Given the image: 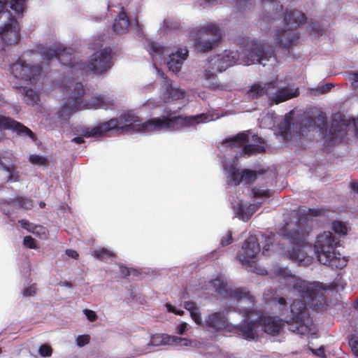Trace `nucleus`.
I'll list each match as a JSON object with an SVG mask.
<instances>
[{
    "mask_svg": "<svg viewBox=\"0 0 358 358\" xmlns=\"http://www.w3.org/2000/svg\"><path fill=\"white\" fill-rule=\"evenodd\" d=\"M348 124L344 116L334 115L329 128V136L325 137L326 141L336 143L343 139L347 135Z\"/></svg>",
    "mask_w": 358,
    "mask_h": 358,
    "instance_id": "nucleus-17",
    "label": "nucleus"
},
{
    "mask_svg": "<svg viewBox=\"0 0 358 358\" xmlns=\"http://www.w3.org/2000/svg\"><path fill=\"white\" fill-rule=\"evenodd\" d=\"M26 1L27 0H0V14L8 11L10 15L22 17L26 9Z\"/></svg>",
    "mask_w": 358,
    "mask_h": 358,
    "instance_id": "nucleus-23",
    "label": "nucleus"
},
{
    "mask_svg": "<svg viewBox=\"0 0 358 358\" xmlns=\"http://www.w3.org/2000/svg\"><path fill=\"white\" fill-rule=\"evenodd\" d=\"M15 157L14 155L8 151L0 153V170L8 173V182H16L18 180L19 175L16 171L15 165Z\"/></svg>",
    "mask_w": 358,
    "mask_h": 358,
    "instance_id": "nucleus-20",
    "label": "nucleus"
},
{
    "mask_svg": "<svg viewBox=\"0 0 358 358\" xmlns=\"http://www.w3.org/2000/svg\"><path fill=\"white\" fill-rule=\"evenodd\" d=\"M275 274L283 279L285 285L292 287L303 299H295L290 306L293 320H304L308 315L306 303L310 308L322 310L327 305L325 292L329 286L317 281L308 282L292 273L287 268H278Z\"/></svg>",
    "mask_w": 358,
    "mask_h": 358,
    "instance_id": "nucleus-1",
    "label": "nucleus"
},
{
    "mask_svg": "<svg viewBox=\"0 0 358 358\" xmlns=\"http://www.w3.org/2000/svg\"><path fill=\"white\" fill-rule=\"evenodd\" d=\"M266 151L264 146L259 144H245L243 147V154L250 156L257 153H263Z\"/></svg>",
    "mask_w": 358,
    "mask_h": 358,
    "instance_id": "nucleus-36",
    "label": "nucleus"
},
{
    "mask_svg": "<svg viewBox=\"0 0 358 358\" xmlns=\"http://www.w3.org/2000/svg\"><path fill=\"white\" fill-rule=\"evenodd\" d=\"M211 283L220 294L227 298H232L237 301L246 299L252 303L255 301V298L245 289L242 287L233 289L218 278L213 280Z\"/></svg>",
    "mask_w": 358,
    "mask_h": 358,
    "instance_id": "nucleus-12",
    "label": "nucleus"
},
{
    "mask_svg": "<svg viewBox=\"0 0 358 358\" xmlns=\"http://www.w3.org/2000/svg\"><path fill=\"white\" fill-rule=\"evenodd\" d=\"M324 32V29L321 27V26L315 22H312L310 24V34L315 35H322Z\"/></svg>",
    "mask_w": 358,
    "mask_h": 358,
    "instance_id": "nucleus-51",
    "label": "nucleus"
},
{
    "mask_svg": "<svg viewBox=\"0 0 358 358\" xmlns=\"http://www.w3.org/2000/svg\"><path fill=\"white\" fill-rule=\"evenodd\" d=\"M251 140L257 143H259V145L264 143V140L261 137L258 136V135L257 134L252 135Z\"/></svg>",
    "mask_w": 358,
    "mask_h": 358,
    "instance_id": "nucleus-64",
    "label": "nucleus"
},
{
    "mask_svg": "<svg viewBox=\"0 0 358 358\" xmlns=\"http://www.w3.org/2000/svg\"><path fill=\"white\" fill-rule=\"evenodd\" d=\"M252 193L255 198L270 197L271 195L269 189L262 190L258 188H252Z\"/></svg>",
    "mask_w": 358,
    "mask_h": 358,
    "instance_id": "nucleus-47",
    "label": "nucleus"
},
{
    "mask_svg": "<svg viewBox=\"0 0 358 358\" xmlns=\"http://www.w3.org/2000/svg\"><path fill=\"white\" fill-rule=\"evenodd\" d=\"M275 234H271L270 235L265 236V245L263 247L262 255L266 256L268 255V252L270 250V247L273 245L274 241Z\"/></svg>",
    "mask_w": 358,
    "mask_h": 358,
    "instance_id": "nucleus-45",
    "label": "nucleus"
},
{
    "mask_svg": "<svg viewBox=\"0 0 358 358\" xmlns=\"http://www.w3.org/2000/svg\"><path fill=\"white\" fill-rule=\"evenodd\" d=\"M257 210L255 204L238 203L236 207L237 216L244 222L248 221Z\"/></svg>",
    "mask_w": 358,
    "mask_h": 358,
    "instance_id": "nucleus-29",
    "label": "nucleus"
},
{
    "mask_svg": "<svg viewBox=\"0 0 358 358\" xmlns=\"http://www.w3.org/2000/svg\"><path fill=\"white\" fill-rule=\"evenodd\" d=\"M205 325L215 331H219L228 327V320L223 313L215 312L206 317Z\"/></svg>",
    "mask_w": 358,
    "mask_h": 358,
    "instance_id": "nucleus-27",
    "label": "nucleus"
},
{
    "mask_svg": "<svg viewBox=\"0 0 358 358\" xmlns=\"http://www.w3.org/2000/svg\"><path fill=\"white\" fill-rule=\"evenodd\" d=\"M251 1L252 0H234L236 6L238 7L240 10H243L248 8L252 5Z\"/></svg>",
    "mask_w": 358,
    "mask_h": 358,
    "instance_id": "nucleus-50",
    "label": "nucleus"
},
{
    "mask_svg": "<svg viewBox=\"0 0 358 358\" xmlns=\"http://www.w3.org/2000/svg\"><path fill=\"white\" fill-rule=\"evenodd\" d=\"M204 114L192 116L178 115L175 117L162 116L148 120L143 122L142 127L145 130L160 131L162 129L178 130L184 127L194 126L204 121Z\"/></svg>",
    "mask_w": 358,
    "mask_h": 358,
    "instance_id": "nucleus-6",
    "label": "nucleus"
},
{
    "mask_svg": "<svg viewBox=\"0 0 358 358\" xmlns=\"http://www.w3.org/2000/svg\"><path fill=\"white\" fill-rule=\"evenodd\" d=\"M115 130L118 131L117 118H111L110 120L102 122L93 128H87L83 131V136L87 138L97 137L106 134L108 131Z\"/></svg>",
    "mask_w": 358,
    "mask_h": 358,
    "instance_id": "nucleus-21",
    "label": "nucleus"
},
{
    "mask_svg": "<svg viewBox=\"0 0 358 358\" xmlns=\"http://www.w3.org/2000/svg\"><path fill=\"white\" fill-rule=\"evenodd\" d=\"M16 17L12 15L0 29V40L3 46L17 44L20 39V26Z\"/></svg>",
    "mask_w": 358,
    "mask_h": 358,
    "instance_id": "nucleus-14",
    "label": "nucleus"
},
{
    "mask_svg": "<svg viewBox=\"0 0 358 358\" xmlns=\"http://www.w3.org/2000/svg\"><path fill=\"white\" fill-rule=\"evenodd\" d=\"M260 251L258 238L256 236H250L243 243L242 252L238 254L240 262L249 266L256 262L257 255Z\"/></svg>",
    "mask_w": 358,
    "mask_h": 358,
    "instance_id": "nucleus-15",
    "label": "nucleus"
},
{
    "mask_svg": "<svg viewBox=\"0 0 358 358\" xmlns=\"http://www.w3.org/2000/svg\"><path fill=\"white\" fill-rule=\"evenodd\" d=\"M334 87L332 83H327L320 86L315 91H317L319 94H324L330 91V90Z\"/></svg>",
    "mask_w": 358,
    "mask_h": 358,
    "instance_id": "nucleus-55",
    "label": "nucleus"
},
{
    "mask_svg": "<svg viewBox=\"0 0 358 358\" xmlns=\"http://www.w3.org/2000/svg\"><path fill=\"white\" fill-rule=\"evenodd\" d=\"M242 176L243 181H245L247 184H250L257 179V173L255 171L245 169L242 171Z\"/></svg>",
    "mask_w": 358,
    "mask_h": 358,
    "instance_id": "nucleus-40",
    "label": "nucleus"
},
{
    "mask_svg": "<svg viewBox=\"0 0 358 358\" xmlns=\"http://www.w3.org/2000/svg\"><path fill=\"white\" fill-rule=\"evenodd\" d=\"M184 308L189 311V313L195 311V310L199 308L196 303L194 301H185L184 303Z\"/></svg>",
    "mask_w": 358,
    "mask_h": 358,
    "instance_id": "nucleus-57",
    "label": "nucleus"
},
{
    "mask_svg": "<svg viewBox=\"0 0 358 358\" xmlns=\"http://www.w3.org/2000/svg\"><path fill=\"white\" fill-rule=\"evenodd\" d=\"M231 54H227L222 57L220 55L215 56L209 62L210 69L215 72H222L236 64V57L231 55Z\"/></svg>",
    "mask_w": 358,
    "mask_h": 358,
    "instance_id": "nucleus-25",
    "label": "nucleus"
},
{
    "mask_svg": "<svg viewBox=\"0 0 358 358\" xmlns=\"http://www.w3.org/2000/svg\"><path fill=\"white\" fill-rule=\"evenodd\" d=\"M90 341V336L88 334L79 335L76 338V344L79 347H83Z\"/></svg>",
    "mask_w": 358,
    "mask_h": 358,
    "instance_id": "nucleus-49",
    "label": "nucleus"
},
{
    "mask_svg": "<svg viewBox=\"0 0 358 358\" xmlns=\"http://www.w3.org/2000/svg\"><path fill=\"white\" fill-rule=\"evenodd\" d=\"M243 315L245 317L243 323L237 327V332L244 338L254 339L257 336V329L259 326L256 320H252L253 315L258 317V314L253 308H245L243 310Z\"/></svg>",
    "mask_w": 358,
    "mask_h": 358,
    "instance_id": "nucleus-16",
    "label": "nucleus"
},
{
    "mask_svg": "<svg viewBox=\"0 0 358 358\" xmlns=\"http://www.w3.org/2000/svg\"><path fill=\"white\" fill-rule=\"evenodd\" d=\"M1 130H12L20 136H28L33 141L36 140V134L27 127L8 116L0 115V141L4 135Z\"/></svg>",
    "mask_w": 358,
    "mask_h": 358,
    "instance_id": "nucleus-13",
    "label": "nucleus"
},
{
    "mask_svg": "<svg viewBox=\"0 0 358 358\" xmlns=\"http://www.w3.org/2000/svg\"><path fill=\"white\" fill-rule=\"evenodd\" d=\"M171 341L172 336L166 334H155L150 337L149 344L152 346L171 345Z\"/></svg>",
    "mask_w": 358,
    "mask_h": 358,
    "instance_id": "nucleus-34",
    "label": "nucleus"
},
{
    "mask_svg": "<svg viewBox=\"0 0 358 358\" xmlns=\"http://www.w3.org/2000/svg\"><path fill=\"white\" fill-rule=\"evenodd\" d=\"M171 345L189 346L191 345V341L185 338L172 336V341Z\"/></svg>",
    "mask_w": 358,
    "mask_h": 358,
    "instance_id": "nucleus-44",
    "label": "nucleus"
},
{
    "mask_svg": "<svg viewBox=\"0 0 358 358\" xmlns=\"http://www.w3.org/2000/svg\"><path fill=\"white\" fill-rule=\"evenodd\" d=\"M36 293V290L34 285L27 287L23 290V294L25 296H31L35 295Z\"/></svg>",
    "mask_w": 358,
    "mask_h": 358,
    "instance_id": "nucleus-58",
    "label": "nucleus"
},
{
    "mask_svg": "<svg viewBox=\"0 0 358 358\" xmlns=\"http://www.w3.org/2000/svg\"><path fill=\"white\" fill-rule=\"evenodd\" d=\"M233 238L231 232L228 231L227 234L222 238L220 243L222 246H226L231 244Z\"/></svg>",
    "mask_w": 358,
    "mask_h": 358,
    "instance_id": "nucleus-54",
    "label": "nucleus"
},
{
    "mask_svg": "<svg viewBox=\"0 0 358 358\" xmlns=\"http://www.w3.org/2000/svg\"><path fill=\"white\" fill-rule=\"evenodd\" d=\"M247 95L252 99H256L267 95V89L259 83H254L247 92Z\"/></svg>",
    "mask_w": 358,
    "mask_h": 358,
    "instance_id": "nucleus-35",
    "label": "nucleus"
},
{
    "mask_svg": "<svg viewBox=\"0 0 358 358\" xmlns=\"http://www.w3.org/2000/svg\"><path fill=\"white\" fill-rule=\"evenodd\" d=\"M29 161L31 164L40 166H46L48 164V159L45 157L38 155H31L29 157Z\"/></svg>",
    "mask_w": 358,
    "mask_h": 358,
    "instance_id": "nucleus-41",
    "label": "nucleus"
},
{
    "mask_svg": "<svg viewBox=\"0 0 358 358\" xmlns=\"http://www.w3.org/2000/svg\"><path fill=\"white\" fill-rule=\"evenodd\" d=\"M165 48L157 42H149L148 45V51L151 55H162L164 53Z\"/></svg>",
    "mask_w": 358,
    "mask_h": 358,
    "instance_id": "nucleus-39",
    "label": "nucleus"
},
{
    "mask_svg": "<svg viewBox=\"0 0 358 358\" xmlns=\"http://www.w3.org/2000/svg\"><path fill=\"white\" fill-rule=\"evenodd\" d=\"M192 319L196 324L201 325L202 324V319L199 308L190 313Z\"/></svg>",
    "mask_w": 358,
    "mask_h": 358,
    "instance_id": "nucleus-52",
    "label": "nucleus"
},
{
    "mask_svg": "<svg viewBox=\"0 0 358 358\" xmlns=\"http://www.w3.org/2000/svg\"><path fill=\"white\" fill-rule=\"evenodd\" d=\"M241 44L248 52V65L258 63L266 66L265 62L269 61L271 58L276 61L274 57V48L267 42H259L247 38H243Z\"/></svg>",
    "mask_w": 358,
    "mask_h": 358,
    "instance_id": "nucleus-8",
    "label": "nucleus"
},
{
    "mask_svg": "<svg viewBox=\"0 0 358 358\" xmlns=\"http://www.w3.org/2000/svg\"><path fill=\"white\" fill-rule=\"evenodd\" d=\"M306 15L296 9L286 10L284 15V23L287 26L285 29H278L274 34L276 45L281 49L289 50L295 46L299 38L297 28L306 22Z\"/></svg>",
    "mask_w": 358,
    "mask_h": 358,
    "instance_id": "nucleus-4",
    "label": "nucleus"
},
{
    "mask_svg": "<svg viewBox=\"0 0 358 358\" xmlns=\"http://www.w3.org/2000/svg\"><path fill=\"white\" fill-rule=\"evenodd\" d=\"M262 3L264 7L267 5L272 6V9L275 10V13H279L282 10L283 6L278 1V0H262Z\"/></svg>",
    "mask_w": 358,
    "mask_h": 358,
    "instance_id": "nucleus-43",
    "label": "nucleus"
},
{
    "mask_svg": "<svg viewBox=\"0 0 358 358\" xmlns=\"http://www.w3.org/2000/svg\"><path fill=\"white\" fill-rule=\"evenodd\" d=\"M94 256L100 260L108 259L113 257L114 255L111 251L106 248H100L99 250H94Z\"/></svg>",
    "mask_w": 358,
    "mask_h": 358,
    "instance_id": "nucleus-42",
    "label": "nucleus"
},
{
    "mask_svg": "<svg viewBox=\"0 0 358 358\" xmlns=\"http://www.w3.org/2000/svg\"><path fill=\"white\" fill-rule=\"evenodd\" d=\"M83 313L89 321L94 322L97 320V315L94 310L84 309Z\"/></svg>",
    "mask_w": 358,
    "mask_h": 358,
    "instance_id": "nucleus-53",
    "label": "nucleus"
},
{
    "mask_svg": "<svg viewBox=\"0 0 358 358\" xmlns=\"http://www.w3.org/2000/svg\"><path fill=\"white\" fill-rule=\"evenodd\" d=\"M20 89L22 91L24 101L27 105L34 106L40 101L39 94L33 89L27 87H20Z\"/></svg>",
    "mask_w": 358,
    "mask_h": 358,
    "instance_id": "nucleus-31",
    "label": "nucleus"
},
{
    "mask_svg": "<svg viewBox=\"0 0 358 358\" xmlns=\"http://www.w3.org/2000/svg\"><path fill=\"white\" fill-rule=\"evenodd\" d=\"M40 54L42 59L45 62L56 58L63 66H66L74 70L85 69V64L76 61L74 54L71 48H43L40 50Z\"/></svg>",
    "mask_w": 358,
    "mask_h": 358,
    "instance_id": "nucleus-9",
    "label": "nucleus"
},
{
    "mask_svg": "<svg viewBox=\"0 0 358 358\" xmlns=\"http://www.w3.org/2000/svg\"><path fill=\"white\" fill-rule=\"evenodd\" d=\"M187 329V324L186 322L180 323L177 328V333L183 335Z\"/></svg>",
    "mask_w": 358,
    "mask_h": 358,
    "instance_id": "nucleus-59",
    "label": "nucleus"
},
{
    "mask_svg": "<svg viewBox=\"0 0 358 358\" xmlns=\"http://www.w3.org/2000/svg\"><path fill=\"white\" fill-rule=\"evenodd\" d=\"M296 323V326L294 328V325L292 324L290 327V330L292 331H295L297 334L305 335L308 334L310 329L307 325L303 324L304 320H294Z\"/></svg>",
    "mask_w": 358,
    "mask_h": 358,
    "instance_id": "nucleus-37",
    "label": "nucleus"
},
{
    "mask_svg": "<svg viewBox=\"0 0 358 358\" xmlns=\"http://www.w3.org/2000/svg\"><path fill=\"white\" fill-rule=\"evenodd\" d=\"M111 53L112 50L110 48L96 51L90 57L87 63L83 62L85 69H82V71H91L96 74L105 73L113 66Z\"/></svg>",
    "mask_w": 358,
    "mask_h": 358,
    "instance_id": "nucleus-10",
    "label": "nucleus"
},
{
    "mask_svg": "<svg viewBox=\"0 0 358 358\" xmlns=\"http://www.w3.org/2000/svg\"><path fill=\"white\" fill-rule=\"evenodd\" d=\"M213 70H206L204 72L205 79L207 80H213L215 78V74L212 71Z\"/></svg>",
    "mask_w": 358,
    "mask_h": 358,
    "instance_id": "nucleus-61",
    "label": "nucleus"
},
{
    "mask_svg": "<svg viewBox=\"0 0 358 358\" xmlns=\"http://www.w3.org/2000/svg\"><path fill=\"white\" fill-rule=\"evenodd\" d=\"M187 56L188 50L186 48L180 49L176 52L171 53L167 62L169 69L175 73H178Z\"/></svg>",
    "mask_w": 358,
    "mask_h": 358,
    "instance_id": "nucleus-26",
    "label": "nucleus"
},
{
    "mask_svg": "<svg viewBox=\"0 0 358 358\" xmlns=\"http://www.w3.org/2000/svg\"><path fill=\"white\" fill-rule=\"evenodd\" d=\"M249 141L248 131H243L238 133L230 138L225 139L224 143H227L231 146L241 147Z\"/></svg>",
    "mask_w": 358,
    "mask_h": 358,
    "instance_id": "nucleus-33",
    "label": "nucleus"
},
{
    "mask_svg": "<svg viewBox=\"0 0 358 358\" xmlns=\"http://www.w3.org/2000/svg\"><path fill=\"white\" fill-rule=\"evenodd\" d=\"M227 182L235 186L238 185L243 181L242 171H239L234 165H231L227 169Z\"/></svg>",
    "mask_w": 358,
    "mask_h": 358,
    "instance_id": "nucleus-32",
    "label": "nucleus"
},
{
    "mask_svg": "<svg viewBox=\"0 0 358 358\" xmlns=\"http://www.w3.org/2000/svg\"><path fill=\"white\" fill-rule=\"evenodd\" d=\"M12 75L16 78L31 83L35 82L41 76L42 67L39 64H29L19 58L10 66Z\"/></svg>",
    "mask_w": 358,
    "mask_h": 358,
    "instance_id": "nucleus-11",
    "label": "nucleus"
},
{
    "mask_svg": "<svg viewBox=\"0 0 358 358\" xmlns=\"http://www.w3.org/2000/svg\"><path fill=\"white\" fill-rule=\"evenodd\" d=\"M257 322L265 333L273 336L279 334L283 327L282 320L273 317L258 315Z\"/></svg>",
    "mask_w": 358,
    "mask_h": 358,
    "instance_id": "nucleus-24",
    "label": "nucleus"
},
{
    "mask_svg": "<svg viewBox=\"0 0 358 358\" xmlns=\"http://www.w3.org/2000/svg\"><path fill=\"white\" fill-rule=\"evenodd\" d=\"M38 353L43 357H49L52 354V348L48 344H42L38 348Z\"/></svg>",
    "mask_w": 358,
    "mask_h": 358,
    "instance_id": "nucleus-46",
    "label": "nucleus"
},
{
    "mask_svg": "<svg viewBox=\"0 0 358 358\" xmlns=\"http://www.w3.org/2000/svg\"><path fill=\"white\" fill-rule=\"evenodd\" d=\"M65 253L66 255L73 259H77L78 257V253L77 251L72 249H66Z\"/></svg>",
    "mask_w": 358,
    "mask_h": 358,
    "instance_id": "nucleus-63",
    "label": "nucleus"
},
{
    "mask_svg": "<svg viewBox=\"0 0 358 358\" xmlns=\"http://www.w3.org/2000/svg\"><path fill=\"white\" fill-rule=\"evenodd\" d=\"M23 244L29 249H36L38 248L36 245V240L31 236H27L24 238Z\"/></svg>",
    "mask_w": 358,
    "mask_h": 358,
    "instance_id": "nucleus-48",
    "label": "nucleus"
},
{
    "mask_svg": "<svg viewBox=\"0 0 358 358\" xmlns=\"http://www.w3.org/2000/svg\"><path fill=\"white\" fill-rule=\"evenodd\" d=\"M340 240L331 231H324L317 236L314 248L318 261L332 268L341 269L347 265L348 259L341 257L336 250L339 246Z\"/></svg>",
    "mask_w": 358,
    "mask_h": 358,
    "instance_id": "nucleus-3",
    "label": "nucleus"
},
{
    "mask_svg": "<svg viewBox=\"0 0 358 358\" xmlns=\"http://www.w3.org/2000/svg\"><path fill=\"white\" fill-rule=\"evenodd\" d=\"M118 120V131H137L142 132H150L153 130L143 129L142 125L143 123H139L140 120L138 116L130 114L123 113L120 115Z\"/></svg>",
    "mask_w": 358,
    "mask_h": 358,
    "instance_id": "nucleus-19",
    "label": "nucleus"
},
{
    "mask_svg": "<svg viewBox=\"0 0 358 358\" xmlns=\"http://www.w3.org/2000/svg\"><path fill=\"white\" fill-rule=\"evenodd\" d=\"M190 36L194 41L195 48L201 52H206L213 49L221 39V33L218 26L210 23L202 27L193 29Z\"/></svg>",
    "mask_w": 358,
    "mask_h": 358,
    "instance_id": "nucleus-7",
    "label": "nucleus"
},
{
    "mask_svg": "<svg viewBox=\"0 0 358 358\" xmlns=\"http://www.w3.org/2000/svg\"><path fill=\"white\" fill-rule=\"evenodd\" d=\"M67 99L61 108L62 115H69L85 108L112 109L114 100L106 95L99 94L84 101L85 90L81 83L71 84L66 87Z\"/></svg>",
    "mask_w": 358,
    "mask_h": 358,
    "instance_id": "nucleus-2",
    "label": "nucleus"
},
{
    "mask_svg": "<svg viewBox=\"0 0 358 358\" xmlns=\"http://www.w3.org/2000/svg\"><path fill=\"white\" fill-rule=\"evenodd\" d=\"M300 220L297 224L298 229L290 230L289 224L286 223L280 231V235L288 240L292 246V250L285 251L283 256L292 262H297L299 265L309 264L311 262L309 256L304 250L307 245L306 232L304 229L299 227Z\"/></svg>",
    "mask_w": 358,
    "mask_h": 358,
    "instance_id": "nucleus-5",
    "label": "nucleus"
},
{
    "mask_svg": "<svg viewBox=\"0 0 358 358\" xmlns=\"http://www.w3.org/2000/svg\"><path fill=\"white\" fill-rule=\"evenodd\" d=\"M130 24L128 17L122 8L120 12L113 25V31L117 34L126 33L129 28Z\"/></svg>",
    "mask_w": 358,
    "mask_h": 358,
    "instance_id": "nucleus-30",
    "label": "nucleus"
},
{
    "mask_svg": "<svg viewBox=\"0 0 358 358\" xmlns=\"http://www.w3.org/2000/svg\"><path fill=\"white\" fill-rule=\"evenodd\" d=\"M349 345L350 346L354 355L358 357V340L356 338H351L349 341Z\"/></svg>",
    "mask_w": 358,
    "mask_h": 358,
    "instance_id": "nucleus-56",
    "label": "nucleus"
},
{
    "mask_svg": "<svg viewBox=\"0 0 358 358\" xmlns=\"http://www.w3.org/2000/svg\"><path fill=\"white\" fill-rule=\"evenodd\" d=\"M120 272L121 275H123L124 277H127L130 275L131 273L130 269L124 266H120Z\"/></svg>",
    "mask_w": 358,
    "mask_h": 358,
    "instance_id": "nucleus-62",
    "label": "nucleus"
},
{
    "mask_svg": "<svg viewBox=\"0 0 358 358\" xmlns=\"http://www.w3.org/2000/svg\"><path fill=\"white\" fill-rule=\"evenodd\" d=\"M115 130L118 131L117 118H111L110 120L102 122L93 128H87L83 131V136L87 138L97 137L106 134L108 131Z\"/></svg>",
    "mask_w": 358,
    "mask_h": 358,
    "instance_id": "nucleus-22",
    "label": "nucleus"
},
{
    "mask_svg": "<svg viewBox=\"0 0 358 358\" xmlns=\"http://www.w3.org/2000/svg\"><path fill=\"white\" fill-rule=\"evenodd\" d=\"M158 73L162 78L161 87L163 90L164 99L167 102L182 99L185 97V92L173 86L172 80L160 70Z\"/></svg>",
    "mask_w": 358,
    "mask_h": 358,
    "instance_id": "nucleus-18",
    "label": "nucleus"
},
{
    "mask_svg": "<svg viewBox=\"0 0 358 358\" xmlns=\"http://www.w3.org/2000/svg\"><path fill=\"white\" fill-rule=\"evenodd\" d=\"M331 228L336 234L340 236H345L348 234V227L341 221H334L331 224Z\"/></svg>",
    "mask_w": 358,
    "mask_h": 358,
    "instance_id": "nucleus-38",
    "label": "nucleus"
},
{
    "mask_svg": "<svg viewBox=\"0 0 358 358\" xmlns=\"http://www.w3.org/2000/svg\"><path fill=\"white\" fill-rule=\"evenodd\" d=\"M312 352L315 355L320 357H325V351L324 348L323 347H320L317 350H312Z\"/></svg>",
    "mask_w": 358,
    "mask_h": 358,
    "instance_id": "nucleus-60",
    "label": "nucleus"
},
{
    "mask_svg": "<svg viewBox=\"0 0 358 358\" xmlns=\"http://www.w3.org/2000/svg\"><path fill=\"white\" fill-rule=\"evenodd\" d=\"M299 92L297 89L291 90L287 87L278 89L275 94L272 96L270 100L275 104L287 101L292 98L296 97L299 95Z\"/></svg>",
    "mask_w": 358,
    "mask_h": 358,
    "instance_id": "nucleus-28",
    "label": "nucleus"
}]
</instances>
